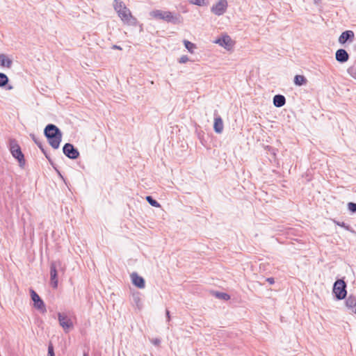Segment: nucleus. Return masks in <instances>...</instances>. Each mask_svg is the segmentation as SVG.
I'll return each mask as SVG.
<instances>
[{
    "label": "nucleus",
    "mask_w": 356,
    "mask_h": 356,
    "mask_svg": "<svg viewBox=\"0 0 356 356\" xmlns=\"http://www.w3.org/2000/svg\"><path fill=\"white\" fill-rule=\"evenodd\" d=\"M44 135L53 149H58L62 140V132L54 124H48L44 129Z\"/></svg>",
    "instance_id": "1"
},
{
    "label": "nucleus",
    "mask_w": 356,
    "mask_h": 356,
    "mask_svg": "<svg viewBox=\"0 0 356 356\" xmlns=\"http://www.w3.org/2000/svg\"><path fill=\"white\" fill-rule=\"evenodd\" d=\"M149 15L155 19H161L172 24H179L181 23V15L177 13L153 10L149 12Z\"/></svg>",
    "instance_id": "2"
},
{
    "label": "nucleus",
    "mask_w": 356,
    "mask_h": 356,
    "mask_svg": "<svg viewBox=\"0 0 356 356\" xmlns=\"http://www.w3.org/2000/svg\"><path fill=\"white\" fill-rule=\"evenodd\" d=\"M9 150L13 158L18 161L19 167L23 168L26 165V160L24 154L16 140H10Z\"/></svg>",
    "instance_id": "3"
},
{
    "label": "nucleus",
    "mask_w": 356,
    "mask_h": 356,
    "mask_svg": "<svg viewBox=\"0 0 356 356\" xmlns=\"http://www.w3.org/2000/svg\"><path fill=\"white\" fill-rule=\"evenodd\" d=\"M347 284L343 279H337L332 287V294L336 300H341L347 296Z\"/></svg>",
    "instance_id": "4"
},
{
    "label": "nucleus",
    "mask_w": 356,
    "mask_h": 356,
    "mask_svg": "<svg viewBox=\"0 0 356 356\" xmlns=\"http://www.w3.org/2000/svg\"><path fill=\"white\" fill-rule=\"evenodd\" d=\"M118 14L124 24L134 26L137 25V19L132 15L130 10L128 8H124V10H122L120 13H118Z\"/></svg>",
    "instance_id": "5"
},
{
    "label": "nucleus",
    "mask_w": 356,
    "mask_h": 356,
    "mask_svg": "<svg viewBox=\"0 0 356 356\" xmlns=\"http://www.w3.org/2000/svg\"><path fill=\"white\" fill-rule=\"evenodd\" d=\"M60 261H51L50 264V282L49 284L53 289H57L58 284V267H60Z\"/></svg>",
    "instance_id": "6"
},
{
    "label": "nucleus",
    "mask_w": 356,
    "mask_h": 356,
    "mask_svg": "<svg viewBox=\"0 0 356 356\" xmlns=\"http://www.w3.org/2000/svg\"><path fill=\"white\" fill-rule=\"evenodd\" d=\"M57 316L60 326L62 327L65 333L69 332L74 327L72 321L64 313L58 312Z\"/></svg>",
    "instance_id": "7"
},
{
    "label": "nucleus",
    "mask_w": 356,
    "mask_h": 356,
    "mask_svg": "<svg viewBox=\"0 0 356 356\" xmlns=\"http://www.w3.org/2000/svg\"><path fill=\"white\" fill-rule=\"evenodd\" d=\"M63 152L65 156L72 160L77 159L80 156L78 149L70 143H67L63 145Z\"/></svg>",
    "instance_id": "8"
},
{
    "label": "nucleus",
    "mask_w": 356,
    "mask_h": 356,
    "mask_svg": "<svg viewBox=\"0 0 356 356\" xmlns=\"http://www.w3.org/2000/svg\"><path fill=\"white\" fill-rule=\"evenodd\" d=\"M29 291L31 300L33 302V307L42 313L46 312L47 309L43 300L33 289H30Z\"/></svg>",
    "instance_id": "9"
},
{
    "label": "nucleus",
    "mask_w": 356,
    "mask_h": 356,
    "mask_svg": "<svg viewBox=\"0 0 356 356\" xmlns=\"http://www.w3.org/2000/svg\"><path fill=\"white\" fill-rule=\"evenodd\" d=\"M228 3L227 0H218L211 8V12L217 16L222 15L227 9Z\"/></svg>",
    "instance_id": "10"
},
{
    "label": "nucleus",
    "mask_w": 356,
    "mask_h": 356,
    "mask_svg": "<svg viewBox=\"0 0 356 356\" xmlns=\"http://www.w3.org/2000/svg\"><path fill=\"white\" fill-rule=\"evenodd\" d=\"M215 43L218 44L220 46L225 49L229 50L233 47L234 42L229 35L225 34L217 38Z\"/></svg>",
    "instance_id": "11"
},
{
    "label": "nucleus",
    "mask_w": 356,
    "mask_h": 356,
    "mask_svg": "<svg viewBox=\"0 0 356 356\" xmlns=\"http://www.w3.org/2000/svg\"><path fill=\"white\" fill-rule=\"evenodd\" d=\"M132 284L138 289H144L145 287V279L140 276L137 273L134 272L131 274Z\"/></svg>",
    "instance_id": "12"
},
{
    "label": "nucleus",
    "mask_w": 356,
    "mask_h": 356,
    "mask_svg": "<svg viewBox=\"0 0 356 356\" xmlns=\"http://www.w3.org/2000/svg\"><path fill=\"white\" fill-rule=\"evenodd\" d=\"M355 33L351 30H347L340 35L339 38V42L341 44H344L347 42H352L354 40Z\"/></svg>",
    "instance_id": "13"
},
{
    "label": "nucleus",
    "mask_w": 356,
    "mask_h": 356,
    "mask_svg": "<svg viewBox=\"0 0 356 356\" xmlns=\"http://www.w3.org/2000/svg\"><path fill=\"white\" fill-rule=\"evenodd\" d=\"M213 130L216 134H221L223 131V121L222 118L217 114V111L214 113Z\"/></svg>",
    "instance_id": "14"
},
{
    "label": "nucleus",
    "mask_w": 356,
    "mask_h": 356,
    "mask_svg": "<svg viewBox=\"0 0 356 356\" xmlns=\"http://www.w3.org/2000/svg\"><path fill=\"white\" fill-rule=\"evenodd\" d=\"M336 60L340 63H344L349 59V54L344 49H339L335 53Z\"/></svg>",
    "instance_id": "15"
},
{
    "label": "nucleus",
    "mask_w": 356,
    "mask_h": 356,
    "mask_svg": "<svg viewBox=\"0 0 356 356\" xmlns=\"http://www.w3.org/2000/svg\"><path fill=\"white\" fill-rule=\"evenodd\" d=\"M345 304L348 310L356 314V298L354 296L350 295L346 298Z\"/></svg>",
    "instance_id": "16"
},
{
    "label": "nucleus",
    "mask_w": 356,
    "mask_h": 356,
    "mask_svg": "<svg viewBox=\"0 0 356 356\" xmlns=\"http://www.w3.org/2000/svg\"><path fill=\"white\" fill-rule=\"evenodd\" d=\"M9 78L8 76L3 73L0 72V88H5L6 90H10L13 88V86L9 85Z\"/></svg>",
    "instance_id": "17"
},
{
    "label": "nucleus",
    "mask_w": 356,
    "mask_h": 356,
    "mask_svg": "<svg viewBox=\"0 0 356 356\" xmlns=\"http://www.w3.org/2000/svg\"><path fill=\"white\" fill-rule=\"evenodd\" d=\"M273 102L275 107L280 108L285 105L286 98L282 95H275L273 97Z\"/></svg>",
    "instance_id": "18"
},
{
    "label": "nucleus",
    "mask_w": 356,
    "mask_h": 356,
    "mask_svg": "<svg viewBox=\"0 0 356 356\" xmlns=\"http://www.w3.org/2000/svg\"><path fill=\"white\" fill-rule=\"evenodd\" d=\"M13 64L10 58H8L5 54H0V65L2 67L10 68Z\"/></svg>",
    "instance_id": "19"
},
{
    "label": "nucleus",
    "mask_w": 356,
    "mask_h": 356,
    "mask_svg": "<svg viewBox=\"0 0 356 356\" xmlns=\"http://www.w3.org/2000/svg\"><path fill=\"white\" fill-rule=\"evenodd\" d=\"M293 82L297 86H302L307 84V79L303 75L297 74L294 76Z\"/></svg>",
    "instance_id": "20"
},
{
    "label": "nucleus",
    "mask_w": 356,
    "mask_h": 356,
    "mask_svg": "<svg viewBox=\"0 0 356 356\" xmlns=\"http://www.w3.org/2000/svg\"><path fill=\"white\" fill-rule=\"evenodd\" d=\"M30 136L34 141V143L37 145V146L39 147V149L41 150V152L42 153H45L46 149H44L42 141L34 134H31Z\"/></svg>",
    "instance_id": "21"
},
{
    "label": "nucleus",
    "mask_w": 356,
    "mask_h": 356,
    "mask_svg": "<svg viewBox=\"0 0 356 356\" xmlns=\"http://www.w3.org/2000/svg\"><path fill=\"white\" fill-rule=\"evenodd\" d=\"M113 7L117 13H120L124 8H127L124 3L120 0H114Z\"/></svg>",
    "instance_id": "22"
},
{
    "label": "nucleus",
    "mask_w": 356,
    "mask_h": 356,
    "mask_svg": "<svg viewBox=\"0 0 356 356\" xmlns=\"http://www.w3.org/2000/svg\"><path fill=\"white\" fill-rule=\"evenodd\" d=\"M334 222L335 225L344 228L346 230H347L351 233H354V234L355 233V232L353 230V229L349 225H347L344 222H340V221L334 220Z\"/></svg>",
    "instance_id": "23"
},
{
    "label": "nucleus",
    "mask_w": 356,
    "mask_h": 356,
    "mask_svg": "<svg viewBox=\"0 0 356 356\" xmlns=\"http://www.w3.org/2000/svg\"><path fill=\"white\" fill-rule=\"evenodd\" d=\"M213 295L216 298L223 300H228L230 299V296L225 292L215 291Z\"/></svg>",
    "instance_id": "24"
},
{
    "label": "nucleus",
    "mask_w": 356,
    "mask_h": 356,
    "mask_svg": "<svg viewBox=\"0 0 356 356\" xmlns=\"http://www.w3.org/2000/svg\"><path fill=\"white\" fill-rule=\"evenodd\" d=\"M145 199L151 206L156 208L161 207V204L152 196L147 195Z\"/></svg>",
    "instance_id": "25"
},
{
    "label": "nucleus",
    "mask_w": 356,
    "mask_h": 356,
    "mask_svg": "<svg viewBox=\"0 0 356 356\" xmlns=\"http://www.w3.org/2000/svg\"><path fill=\"white\" fill-rule=\"evenodd\" d=\"M184 47L185 48L190 52V53H193V50L194 49L196 48V45L188 41V40H184Z\"/></svg>",
    "instance_id": "26"
},
{
    "label": "nucleus",
    "mask_w": 356,
    "mask_h": 356,
    "mask_svg": "<svg viewBox=\"0 0 356 356\" xmlns=\"http://www.w3.org/2000/svg\"><path fill=\"white\" fill-rule=\"evenodd\" d=\"M265 149H266L273 156L274 160H276L277 152L278 151L277 148L270 145H266L265 147Z\"/></svg>",
    "instance_id": "27"
},
{
    "label": "nucleus",
    "mask_w": 356,
    "mask_h": 356,
    "mask_svg": "<svg viewBox=\"0 0 356 356\" xmlns=\"http://www.w3.org/2000/svg\"><path fill=\"white\" fill-rule=\"evenodd\" d=\"M347 72L350 76L356 79V63L348 67Z\"/></svg>",
    "instance_id": "28"
},
{
    "label": "nucleus",
    "mask_w": 356,
    "mask_h": 356,
    "mask_svg": "<svg viewBox=\"0 0 356 356\" xmlns=\"http://www.w3.org/2000/svg\"><path fill=\"white\" fill-rule=\"evenodd\" d=\"M190 3L198 6H205L207 5L206 0H190Z\"/></svg>",
    "instance_id": "29"
},
{
    "label": "nucleus",
    "mask_w": 356,
    "mask_h": 356,
    "mask_svg": "<svg viewBox=\"0 0 356 356\" xmlns=\"http://www.w3.org/2000/svg\"><path fill=\"white\" fill-rule=\"evenodd\" d=\"M348 210L350 213H356V203L353 202H350L347 204Z\"/></svg>",
    "instance_id": "30"
},
{
    "label": "nucleus",
    "mask_w": 356,
    "mask_h": 356,
    "mask_svg": "<svg viewBox=\"0 0 356 356\" xmlns=\"http://www.w3.org/2000/svg\"><path fill=\"white\" fill-rule=\"evenodd\" d=\"M47 355L48 356H55L54 348V346H53V344H52V343L51 341L48 344Z\"/></svg>",
    "instance_id": "31"
},
{
    "label": "nucleus",
    "mask_w": 356,
    "mask_h": 356,
    "mask_svg": "<svg viewBox=\"0 0 356 356\" xmlns=\"http://www.w3.org/2000/svg\"><path fill=\"white\" fill-rule=\"evenodd\" d=\"M188 56L186 55H184L182 56L179 59V63H186V62L188 61Z\"/></svg>",
    "instance_id": "32"
},
{
    "label": "nucleus",
    "mask_w": 356,
    "mask_h": 356,
    "mask_svg": "<svg viewBox=\"0 0 356 356\" xmlns=\"http://www.w3.org/2000/svg\"><path fill=\"white\" fill-rule=\"evenodd\" d=\"M152 342L154 346H159L161 343V340L158 338H155L152 341Z\"/></svg>",
    "instance_id": "33"
},
{
    "label": "nucleus",
    "mask_w": 356,
    "mask_h": 356,
    "mask_svg": "<svg viewBox=\"0 0 356 356\" xmlns=\"http://www.w3.org/2000/svg\"><path fill=\"white\" fill-rule=\"evenodd\" d=\"M43 154H44V155L45 156V157L47 158V159L49 161V162L51 164H53L52 159H51L50 155H49V154L47 152V150L45 151V153H43Z\"/></svg>",
    "instance_id": "34"
},
{
    "label": "nucleus",
    "mask_w": 356,
    "mask_h": 356,
    "mask_svg": "<svg viewBox=\"0 0 356 356\" xmlns=\"http://www.w3.org/2000/svg\"><path fill=\"white\" fill-rule=\"evenodd\" d=\"M266 282H268L270 284H273L275 283V279L273 277H268L266 278Z\"/></svg>",
    "instance_id": "35"
},
{
    "label": "nucleus",
    "mask_w": 356,
    "mask_h": 356,
    "mask_svg": "<svg viewBox=\"0 0 356 356\" xmlns=\"http://www.w3.org/2000/svg\"><path fill=\"white\" fill-rule=\"evenodd\" d=\"M165 314H166L167 321H170V312L168 309H166V311H165Z\"/></svg>",
    "instance_id": "36"
},
{
    "label": "nucleus",
    "mask_w": 356,
    "mask_h": 356,
    "mask_svg": "<svg viewBox=\"0 0 356 356\" xmlns=\"http://www.w3.org/2000/svg\"><path fill=\"white\" fill-rule=\"evenodd\" d=\"M112 49H119V50H122V47L120 46H118L117 44H114L111 47Z\"/></svg>",
    "instance_id": "37"
},
{
    "label": "nucleus",
    "mask_w": 356,
    "mask_h": 356,
    "mask_svg": "<svg viewBox=\"0 0 356 356\" xmlns=\"http://www.w3.org/2000/svg\"><path fill=\"white\" fill-rule=\"evenodd\" d=\"M83 356H88V354H86V353H84V354H83Z\"/></svg>",
    "instance_id": "38"
},
{
    "label": "nucleus",
    "mask_w": 356,
    "mask_h": 356,
    "mask_svg": "<svg viewBox=\"0 0 356 356\" xmlns=\"http://www.w3.org/2000/svg\"><path fill=\"white\" fill-rule=\"evenodd\" d=\"M314 1H315V2H317V0H314Z\"/></svg>",
    "instance_id": "39"
}]
</instances>
